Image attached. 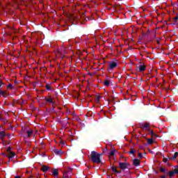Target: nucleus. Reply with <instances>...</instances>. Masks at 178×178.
<instances>
[{"mask_svg": "<svg viewBox=\"0 0 178 178\" xmlns=\"http://www.w3.org/2000/svg\"><path fill=\"white\" fill-rule=\"evenodd\" d=\"M102 155H104V153L99 154L95 151H92L90 154V159L93 163H102V160H101Z\"/></svg>", "mask_w": 178, "mask_h": 178, "instance_id": "nucleus-1", "label": "nucleus"}, {"mask_svg": "<svg viewBox=\"0 0 178 178\" xmlns=\"http://www.w3.org/2000/svg\"><path fill=\"white\" fill-rule=\"evenodd\" d=\"M118 166L120 169H121V170H126V169H129V166H130V164L127 163L120 162Z\"/></svg>", "mask_w": 178, "mask_h": 178, "instance_id": "nucleus-2", "label": "nucleus"}, {"mask_svg": "<svg viewBox=\"0 0 178 178\" xmlns=\"http://www.w3.org/2000/svg\"><path fill=\"white\" fill-rule=\"evenodd\" d=\"M139 127L140 129H146L147 131H149V122H146V123H139Z\"/></svg>", "mask_w": 178, "mask_h": 178, "instance_id": "nucleus-3", "label": "nucleus"}, {"mask_svg": "<svg viewBox=\"0 0 178 178\" xmlns=\"http://www.w3.org/2000/svg\"><path fill=\"white\" fill-rule=\"evenodd\" d=\"M118 66V63L115 62V61H111L109 63V70H113V69H115V67H116Z\"/></svg>", "mask_w": 178, "mask_h": 178, "instance_id": "nucleus-4", "label": "nucleus"}, {"mask_svg": "<svg viewBox=\"0 0 178 178\" xmlns=\"http://www.w3.org/2000/svg\"><path fill=\"white\" fill-rule=\"evenodd\" d=\"M51 173L53 176H55V177H58V176H59V171L56 168H53L51 170Z\"/></svg>", "mask_w": 178, "mask_h": 178, "instance_id": "nucleus-5", "label": "nucleus"}, {"mask_svg": "<svg viewBox=\"0 0 178 178\" xmlns=\"http://www.w3.org/2000/svg\"><path fill=\"white\" fill-rule=\"evenodd\" d=\"M140 160L138 159H135L133 161V165L134 166H140Z\"/></svg>", "mask_w": 178, "mask_h": 178, "instance_id": "nucleus-6", "label": "nucleus"}, {"mask_svg": "<svg viewBox=\"0 0 178 178\" xmlns=\"http://www.w3.org/2000/svg\"><path fill=\"white\" fill-rule=\"evenodd\" d=\"M49 169V166L47 165H42V168L41 170L44 172V173H47L48 172Z\"/></svg>", "mask_w": 178, "mask_h": 178, "instance_id": "nucleus-7", "label": "nucleus"}, {"mask_svg": "<svg viewBox=\"0 0 178 178\" xmlns=\"http://www.w3.org/2000/svg\"><path fill=\"white\" fill-rule=\"evenodd\" d=\"M138 72H145V69H147V67L145 65H139L138 67Z\"/></svg>", "mask_w": 178, "mask_h": 178, "instance_id": "nucleus-8", "label": "nucleus"}, {"mask_svg": "<svg viewBox=\"0 0 178 178\" xmlns=\"http://www.w3.org/2000/svg\"><path fill=\"white\" fill-rule=\"evenodd\" d=\"M44 99H45L46 102H49V104H51L52 105H54L55 104L54 99H52L51 97H49V98L45 97Z\"/></svg>", "mask_w": 178, "mask_h": 178, "instance_id": "nucleus-9", "label": "nucleus"}, {"mask_svg": "<svg viewBox=\"0 0 178 178\" xmlns=\"http://www.w3.org/2000/svg\"><path fill=\"white\" fill-rule=\"evenodd\" d=\"M15 155H16V154L13 152H9L8 155H6V156L7 158H9L10 159L12 158H14Z\"/></svg>", "mask_w": 178, "mask_h": 178, "instance_id": "nucleus-10", "label": "nucleus"}, {"mask_svg": "<svg viewBox=\"0 0 178 178\" xmlns=\"http://www.w3.org/2000/svg\"><path fill=\"white\" fill-rule=\"evenodd\" d=\"M111 170H112V172H113V173H117V174H120V173H122V171L118 170V168H116V167L112 166V167H111Z\"/></svg>", "mask_w": 178, "mask_h": 178, "instance_id": "nucleus-11", "label": "nucleus"}, {"mask_svg": "<svg viewBox=\"0 0 178 178\" xmlns=\"http://www.w3.org/2000/svg\"><path fill=\"white\" fill-rule=\"evenodd\" d=\"M6 136V134L5 133L4 131H0V139L1 140V141L3 142V138Z\"/></svg>", "mask_w": 178, "mask_h": 178, "instance_id": "nucleus-12", "label": "nucleus"}, {"mask_svg": "<svg viewBox=\"0 0 178 178\" xmlns=\"http://www.w3.org/2000/svg\"><path fill=\"white\" fill-rule=\"evenodd\" d=\"M177 156H178V152H176L174 154V156L173 157H169L168 159H169V161H173L174 159H176V158H177Z\"/></svg>", "mask_w": 178, "mask_h": 178, "instance_id": "nucleus-13", "label": "nucleus"}, {"mask_svg": "<svg viewBox=\"0 0 178 178\" xmlns=\"http://www.w3.org/2000/svg\"><path fill=\"white\" fill-rule=\"evenodd\" d=\"M104 84L106 86V87H109V84H111V81L108 79H105Z\"/></svg>", "mask_w": 178, "mask_h": 178, "instance_id": "nucleus-14", "label": "nucleus"}, {"mask_svg": "<svg viewBox=\"0 0 178 178\" xmlns=\"http://www.w3.org/2000/svg\"><path fill=\"white\" fill-rule=\"evenodd\" d=\"M153 138H147V144H149V145H152V144H154V140H152Z\"/></svg>", "mask_w": 178, "mask_h": 178, "instance_id": "nucleus-15", "label": "nucleus"}, {"mask_svg": "<svg viewBox=\"0 0 178 178\" xmlns=\"http://www.w3.org/2000/svg\"><path fill=\"white\" fill-rule=\"evenodd\" d=\"M54 154H56V155H62V150L61 149H55L54 150Z\"/></svg>", "mask_w": 178, "mask_h": 178, "instance_id": "nucleus-16", "label": "nucleus"}, {"mask_svg": "<svg viewBox=\"0 0 178 178\" xmlns=\"http://www.w3.org/2000/svg\"><path fill=\"white\" fill-rule=\"evenodd\" d=\"M33 131L32 129H30L26 131V134H28V137H31V136H33Z\"/></svg>", "mask_w": 178, "mask_h": 178, "instance_id": "nucleus-17", "label": "nucleus"}, {"mask_svg": "<svg viewBox=\"0 0 178 178\" xmlns=\"http://www.w3.org/2000/svg\"><path fill=\"white\" fill-rule=\"evenodd\" d=\"M116 152V149H113V150H111V152H110V153H109V156H115V153Z\"/></svg>", "mask_w": 178, "mask_h": 178, "instance_id": "nucleus-18", "label": "nucleus"}, {"mask_svg": "<svg viewBox=\"0 0 178 178\" xmlns=\"http://www.w3.org/2000/svg\"><path fill=\"white\" fill-rule=\"evenodd\" d=\"M63 177L64 178H69V177H70V175H69V173H67V172H65L64 173H63Z\"/></svg>", "mask_w": 178, "mask_h": 178, "instance_id": "nucleus-19", "label": "nucleus"}, {"mask_svg": "<svg viewBox=\"0 0 178 178\" xmlns=\"http://www.w3.org/2000/svg\"><path fill=\"white\" fill-rule=\"evenodd\" d=\"M0 94H1V95H2L3 97H4V98L6 97V92H3V91H2L1 89H0Z\"/></svg>", "mask_w": 178, "mask_h": 178, "instance_id": "nucleus-20", "label": "nucleus"}, {"mask_svg": "<svg viewBox=\"0 0 178 178\" xmlns=\"http://www.w3.org/2000/svg\"><path fill=\"white\" fill-rule=\"evenodd\" d=\"M46 90L49 91V90H52V88L51 87V86H49V84H47L46 85Z\"/></svg>", "mask_w": 178, "mask_h": 178, "instance_id": "nucleus-21", "label": "nucleus"}, {"mask_svg": "<svg viewBox=\"0 0 178 178\" xmlns=\"http://www.w3.org/2000/svg\"><path fill=\"white\" fill-rule=\"evenodd\" d=\"M136 152V150L134 148H131L130 151L129 152L128 154H134V153Z\"/></svg>", "mask_w": 178, "mask_h": 178, "instance_id": "nucleus-22", "label": "nucleus"}, {"mask_svg": "<svg viewBox=\"0 0 178 178\" xmlns=\"http://www.w3.org/2000/svg\"><path fill=\"white\" fill-rule=\"evenodd\" d=\"M168 175H169L170 177H173L175 172H174V171H170L168 172Z\"/></svg>", "mask_w": 178, "mask_h": 178, "instance_id": "nucleus-23", "label": "nucleus"}, {"mask_svg": "<svg viewBox=\"0 0 178 178\" xmlns=\"http://www.w3.org/2000/svg\"><path fill=\"white\" fill-rule=\"evenodd\" d=\"M155 133H154V131L153 130H151V129H149V134L150 136H152V137L154 135Z\"/></svg>", "mask_w": 178, "mask_h": 178, "instance_id": "nucleus-24", "label": "nucleus"}, {"mask_svg": "<svg viewBox=\"0 0 178 178\" xmlns=\"http://www.w3.org/2000/svg\"><path fill=\"white\" fill-rule=\"evenodd\" d=\"M168 161H169V156H168V158L163 157V162H164V163H166Z\"/></svg>", "mask_w": 178, "mask_h": 178, "instance_id": "nucleus-25", "label": "nucleus"}, {"mask_svg": "<svg viewBox=\"0 0 178 178\" xmlns=\"http://www.w3.org/2000/svg\"><path fill=\"white\" fill-rule=\"evenodd\" d=\"M172 20H173L174 23H176L177 22V20H178V15H177V16L175 17H174Z\"/></svg>", "mask_w": 178, "mask_h": 178, "instance_id": "nucleus-26", "label": "nucleus"}, {"mask_svg": "<svg viewBox=\"0 0 178 178\" xmlns=\"http://www.w3.org/2000/svg\"><path fill=\"white\" fill-rule=\"evenodd\" d=\"M7 87L8 88H10V90H13V85H12L11 83H9Z\"/></svg>", "mask_w": 178, "mask_h": 178, "instance_id": "nucleus-27", "label": "nucleus"}, {"mask_svg": "<svg viewBox=\"0 0 178 178\" xmlns=\"http://www.w3.org/2000/svg\"><path fill=\"white\" fill-rule=\"evenodd\" d=\"M160 171L162 172V173H165L166 172V170L163 168H161Z\"/></svg>", "mask_w": 178, "mask_h": 178, "instance_id": "nucleus-28", "label": "nucleus"}, {"mask_svg": "<svg viewBox=\"0 0 178 178\" xmlns=\"http://www.w3.org/2000/svg\"><path fill=\"white\" fill-rule=\"evenodd\" d=\"M73 170V169H72V168H68V170H67V171H65V172H67V173H68V175H69V173H72V171Z\"/></svg>", "mask_w": 178, "mask_h": 178, "instance_id": "nucleus-29", "label": "nucleus"}, {"mask_svg": "<svg viewBox=\"0 0 178 178\" xmlns=\"http://www.w3.org/2000/svg\"><path fill=\"white\" fill-rule=\"evenodd\" d=\"M174 172L175 175H178V168L175 169L174 170H172Z\"/></svg>", "mask_w": 178, "mask_h": 178, "instance_id": "nucleus-30", "label": "nucleus"}, {"mask_svg": "<svg viewBox=\"0 0 178 178\" xmlns=\"http://www.w3.org/2000/svg\"><path fill=\"white\" fill-rule=\"evenodd\" d=\"M100 99H101V96H97L96 98V102H99Z\"/></svg>", "mask_w": 178, "mask_h": 178, "instance_id": "nucleus-31", "label": "nucleus"}, {"mask_svg": "<svg viewBox=\"0 0 178 178\" xmlns=\"http://www.w3.org/2000/svg\"><path fill=\"white\" fill-rule=\"evenodd\" d=\"M12 149V147H8L7 149V152L9 154V152H12V151H10Z\"/></svg>", "mask_w": 178, "mask_h": 178, "instance_id": "nucleus-32", "label": "nucleus"}, {"mask_svg": "<svg viewBox=\"0 0 178 178\" xmlns=\"http://www.w3.org/2000/svg\"><path fill=\"white\" fill-rule=\"evenodd\" d=\"M106 151H108V147H106L104 149H103V154H105Z\"/></svg>", "mask_w": 178, "mask_h": 178, "instance_id": "nucleus-33", "label": "nucleus"}, {"mask_svg": "<svg viewBox=\"0 0 178 178\" xmlns=\"http://www.w3.org/2000/svg\"><path fill=\"white\" fill-rule=\"evenodd\" d=\"M154 137L155 138H158V135H156V134H154V135H153V136H152V138H154Z\"/></svg>", "mask_w": 178, "mask_h": 178, "instance_id": "nucleus-34", "label": "nucleus"}, {"mask_svg": "<svg viewBox=\"0 0 178 178\" xmlns=\"http://www.w3.org/2000/svg\"><path fill=\"white\" fill-rule=\"evenodd\" d=\"M60 143L62 145H65V142L62 140H60Z\"/></svg>", "mask_w": 178, "mask_h": 178, "instance_id": "nucleus-35", "label": "nucleus"}, {"mask_svg": "<svg viewBox=\"0 0 178 178\" xmlns=\"http://www.w3.org/2000/svg\"><path fill=\"white\" fill-rule=\"evenodd\" d=\"M2 86H5V83H3L2 81H0V87H2Z\"/></svg>", "mask_w": 178, "mask_h": 178, "instance_id": "nucleus-36", "label": "nucleus"}, {"mask_svg": "<svg viewBox=\"0 0 178 178\" xmlns=\"http://www.w3.org/2000/svg\"><path fill=\"white\" fill-rule=\"evenodd\" d=\"M138 157L139 158H143V154L142 153H139L138 154Z\"/></svg>", "mask_w": 178, "mask_h": 178, "instance_id": "nucleus-37", "label": "nucleus"}, {"mask_svg": "<svg viewBox=\"0 0 178 178\" xmlns=\"http://www.w3.org/2000/svg\"><path fill=\"white\" fill-rule=\"evenodd\" d=\"M73 8H77L79 6V4H74V6H72Z\"/></svg>", "mask_w": 178, "mask_h": 178, "instance_id": "nucleus-38", "label": "nucleus"}, {"mask_svg": "<svg viewBox=\"0 0 178 178\" xmlns=\"http://www.w3.org/2000/svg\"><path fill=\"white\" fill-rule=\"evenodd\" d=\"M165 177H166V176H165V175H163V176L161 177V178H165Z\"/></svg>", "mask_w": 178, "mask_h": 178, "instance_id": "nucleus-39", "label": "nucleus"}, {"mask_svg": "<svg viewBox=\"0 0 178 178\" xmlns=\"http://www.w3.org/2000/svg\"><path fill=\"white\" fill-rule=\"evenodd\" d=\"M15 178H21L20 176H16Z\"/></svg>", "mask_w": 178, "mask_h": 178, "instance_id": "nucleus-40", "label": "nucleus"}, {"mask_svg": "<svg viewBox=\"0 0 178 178\" xmlns=\"http://www.w3.org/2000/svg\"><path fill=\"white\" fill-rule=\"evenodd\" d=\"M3 120V118H2L0 117V120Z\"/></svg>", "mask_w": 178, "mask_h": 178, "instance_id": "nucleus-41", "label": "nucleus"}, {"mask_svg": "<svg viewBox=\"0 0 178 178\" xmlns=\"http://www.w3.org/2000/svg\"><path fill=\"white\" fill-rule=\"evenodd\" d=\"M149 152H152V151H151V149H149Z\"/></svg>", "mask_w": 178, "mask_h": 178, "instance_id": "nucleus-42", "label": "nucleus"}, {"mask_svg": "<svg viewBox=\"0 0 178 178\" xmlns=\"http://www.w3.org/2000/svg\"><path fill=\"white\" fill-rule=\"evenodd\" d=\"M168 166H170V163H168Z\"/></svg>", "mask_w": 178, "mask_h": 178, "instance_id": "nucleus-43", "label": "nucleus"}, {"mask_svg": "<svg viewBox=\"0 0 178 178\" xmlns=\"http://www.w3.org/2000/svg\"><path fill=\"white\" fill-rule=\"evenodd\" d=\"M177 169H178V165L176 166Z\"/></svg>", "mask_w": 178, "mask_h": 178, "instance_id": "nucleus-44", "label": "nucleus"}, {"mask_svg": "<svg viewBox=\"0 0 178 178\" xmlns=\"http://www.w3.org/2000/svg\"><path fill=\"white\" fill-rule=\"evenodd\" d=\"M172 5H173V1H172Z\"/></svg>", "mask_w": 178, "mask_h": 178, "instance_id": "nucleus-45", "label": "nucleus"}, {"mask_svg": "<svg viewBox=\"0 0 178 178\" xmlns=\"http://www.w3.org/2000/svg\"><path fill=\"white\" fill-rule=\"evenodd\" d=\"M15 83H17V81H15Z\"/></svg>", "mask_w": 178, "mask_h": 178, "instance_id": "nucleus-46", "label": "nucleus"}]
</instances>
